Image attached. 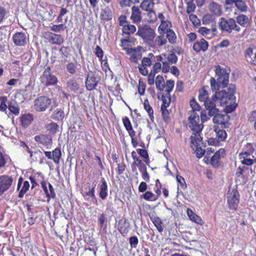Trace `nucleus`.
<instances>
[{"label": "nucleus", "instance_id": "obj_19", "mask_svg": "<svg viewBox=\"0 0 256 256\" xmlns=\"http://www.w3.org/2000/svg\"><path fill=\"white\" fill-rule=\"evenodd\" d=\"M209 10L214 15L217 16H220L222 14V10L221 6L215 2L210 3Z\"/></svg>", "mask_w": 256, "mask_h": 256}, {"label": "nucleus", "instance_id": "obj_4", "mask_svg": "<svg viewBox=\"0 0 256 256\" xmlns=\"http://www.w3.org/2000/svg\"><path fill=\"white\" fill-rule=\"evenodd\" d=\"M236 107V104L234 102V100L230 102L229 104L226 106L225 108L226 112L224 114H220V112H218L212 116L214 117L212 120L214 123L224 125V128L228 127L229 125L228 122L230 119V117L228 114L233 112Z\"/></svg>", "mask_w": 256, "mask_h": 256}, {"label": "nucleus", "instance_id": "obj_26", "mask_svg": "<svg viewBox=\"0 0 256 256\" xmlns=\"http://www.w3.org/2000/svg\"><path fill=\"white\" fill-rule=\"evenodd\" d=\"M150 218L156 228L160 232H162L164 230V228L162 226L163 224L160 218L159 217L154 216H150Z\"/></svg>", "mask_w": 256, "mask_h": 256}, {"label": "nucleus", "instance_id": "obj_20", "mask_svg": "<svg viewBox=\"0 0 256 256\" xmlns=\"http://www.w3.org/2000/svg\"><path fill=\"white\" fill-rule=\"evenodd\" d=\"M34 120V116L31 114H26L20 116L21 125L24 128L30 126Z\"/></svg>", "mask_w": 256, "mask_h": 256}, {"label": "nucleus", "instance_id": "obj_61", "mask_svg": "<svg viewBox=\"0 0 256 256\" xmlns=\"http://www.w3.org/2000/svg\"><path fill=\"white\" fill-rule=\"evenodd\" d=\"M162 69V64L160 62H156L152 67V70H151V72L154 73L156 74L158 72Z\"/></svg>", "mask_w": 256, "mask_h": 256}, {"label": "nucleus", "instance_id": "obj_1", "mask_svg": "<svg viewBox=\"0 0 256 256\" xmlns=\"http://www.w3.org/2000/svg\"><path fill=\"white\" fill-rule=\"evenodd\" d=\"M227 89L228 91L226 90H222L219 92H216L214 94L204 103L209 116L212 117L218 112H220L217 106L228 104L229 102L236 100L234 95L236 90L235 85L231 84Z\"/></svg>", "mask_w": 256, "mask_h": 256}, {"label": "nucleus", "instance_id": "obj_44", "mask_svg": "<svg viewBox=\"0 0 256 256\" xmlns=\"http://www.w3.org/2000/svg\"><path fill=\"white\" fill-rule=\"evenodd\" d=\"M50 28L55 32H59L61 31H64L66 28V26L64 24H60L58 25H52L50 27Z\"/></svg>", "mask_w": 256, "mask_h": 256}, {"label": "nucleus", "instance_id": "obj_52", "mask_svg": "<svg viewBox=\"0 0 256 256\" xmlns=\"http://www.w3.org/2000/svg\"><path fill=\"white\" fill-rule=\"evenodd\" d=\"M139 170L142 174V179L146 182H148L150 181V177L149 174L146 171V167H145Z\"/></svg>", "mask_w": 256, "mask_h": 256}, {"label": "nucleus", "instance_id": "obj_49", "mask_svg": "<svg viewBox=\"0 0 256 256\" xmlns=\"http://www.w3.org/2000/svg\"><path fill=\"white\" fill-rule=\"evenodd\" d=\"M241 162L246 166H252L254 163H256V158H254V156H252V158H244L241 160Z\"/></svg>", "mask_w": 256, "mask_h": 256}, {"label": "nucleus", "instance_id": "obj_54", "mask_svg": "<svg viewBox=\"0 0 256 256\" xmlns=\"http://www.w3.org/2000/svg\"><path fill=\"white\" fill-rule=\"evenodd\" d=\"M48 188L50 192H48V196H46L48 202L50 198L54 199L56 198V194L52 186L50 184H48Z\"/></svg>", "mask_w": 256, "mask_h": 256}, {"label": "nucleus", "instance_id": "obj_6", "mask_svg": "<svg viewBox=\"0 0 256 256\" xmlns=\"http://www.w3.org/2000/svg\"><path fill=\"white\" fill-rule=\"evenodd\" d=\"M136 34L140 36L148 44L156 37L154 30L148 24L140 26Z\"/></svg>", "mask_w": 256, "mask_h": 256}, {"label": "nucleus", "instance_id": "obj_12", "mask_svg": "<svg viewBox=\"0 0 256 256\" xmlns=\"http://www.w3.org/2000/svg\"><path fill=\"white\" fill-rule=\"evenodd\" d=\"M99 80V78L98 76H96L92 74H88L86 82V86L87 90H92L94 89L98 84Z\"/></svg>", "mask_w": 256, "mask_h": 256}, {"label": "nucleus", "instance_id": "obj_43", "mask_svg": "<svg viewBox=\"0 0 256 256\" xmlns=\"http://www.w3.org/2000/svg\"><path fill=\"white\" fill-rule=\"evenodd\" d=\"M214 20V16L210 14H204L202 18V22L204 24H208L212 23Z\"/></svg>", "mask_w": 256, "mask_h": 256}, {"label": "nucleus", "instance_id": "obj_57", "mask_svg": "<svg viewBox=\"0 0 256 256\" xmlns=\"http://www.w3.org/2000/svg\"><path fill=\"white\" fill-rule=\"evenodd\" d=\"M166 61L170 64H176L178 61V57L175 54H170L168 56Z\"/></svg>", "mask_w": 256, "mask_h": 256}, {"label": "nucleus", "instance_id": "obj_45", "mask_svg": "<svg viewBox=\"0 0 256 256\" xmlns=\"http://www.w3.org/2000/svg\"><path fill=\"white\" fill-rule=\"evenodd\" d=\"M66 68L68 73L74 74L76 72V64L72 62H69L66 64Z\"/></svg>", "mask_w": 256, "mask_h": 256}, {"label": "nucleus", "instance_id": "obj_38", "mask_svg": "<svg viewBox=\"0 0 256 256\" xmlns=\"http://www.w3.org/2000/svg\"><path fill=\"white\" fill-rule=\"evenodd\" d=\"M236 7L240 12H245L248 10V6L243 0H239L234 4Z\"/></svg>", "mask_w": 256, "mask_h": 256}, {"label": "nucleus", "instance_id": "obj_47", "mask_svg": "<svg viewBox=\"0 0 256 256\" xmlns=\"http://www.w3.org/2000/svg\"><path fill=\"white\" fill-rule=\"evenodd\" d=\"M172 25L171 22L168 20H162L160 24V25L158 27V29H160L161 30L166 32L167 30L170 29L169 27H170Z\"/></svg>", "mask_w": 256, "mask_h": 256}, {"label": "nucleus", "instance_id": "obj_29", "mask_svg": "<svg viewBox=\"0 0 256 256\" xmlns=\"http://www.w3.org/2000/svg\"><path fill=\"white\" fill-rule=\"evenodd\" d=\"M122 30L124 34L130 35L136 31V28L134 25L126 24L123 26Z\"/></svg>", "mask_w": 256, "mask_h": 256}, {"label": "nucleus", "instance_id": "obj_39", "mask_svg": "<svg viewBox=\"0 0 256 256\" xmlns=\"http://www.w3.org/2000/svg\"><path fill=\"white\" fill-rule=\"evenodd\" d=\"M144 108L148 113L150 120L152 121H154V110H153L152 108L150 105L147 99L144 100Z\"/></svg>", "mask_w": 256, "mask_h": 256}, {"label": "nucleus", "instance_id": "obj_2", "mask_svg": "<svg viewBox=\"0 0 256 256\" xmlns=\"http://www.w3.org/2000/svg\"><path fill=\"white\" fill-rule=\"evenodd\" d=\"M216 80L212 77L210 79L211 89L212 91H216L220 88H224L228 91L227 88L229 87V74L230 72L220 66L216 67L215 69Z\"/></svg>", "mask_w": 256, "mask_h": 256}, {"label": "nucleus", "instance_id": "obj_5", "mask_svg": "<svg viewBox=\"0 0 256 256\" xmlns=\"http://www.w3.org/2000/svg\"><path fill=\"white\" fill-rule=\"evenodd\" d=\"M220 29L222 32H226L229 34L232 32L233 30L236 32L240 31V28L236 23V20L233 18L226 19L224 18H221L218 22Z\"/></svg>", "mask_w": 256, "mask_h": 256}, {"label": "nucleus", "instance_id": "obj_59", "mask_svg": "<svg viewBox=\"0 0 256 256\" xmlns=\"http://www.w3.org/2000/svg\"><path fill=\"white\" fill-rule=\"evenodd\" d=\"M106 220V215L104 213L101 214L98 218V226L101 228L104 227Z\"/></svg>", "mask_w": 256, "mask_h": 256}, {"label": "nucleus", "instance_id": "obj_34", "mask_svg": "<svg viewBox=\"0 0 256 256\" xmlns=\"http://www.w3.org/2000/svg\"><path fill=\"white\" fill-rule=\"evenodd\" d=\"M46 128L48 131L52 134H56L58 130V126L54 122H52L46 126Z\"/></svg>", "mask_w": 256, "mask_h": 256}, {"label": "nucleus", "instance_id": "obj_56", "mask_svg": "<svg viewBox=\"0 0 256 256\" xmlns=\"http://www.w3.org/2000/svg\"><path fill=\"white\" fill-rule=\"evenodd\" d=\"M5 34L2 31H0V50H4L6 46V42L3 40L5 38Z\"/></svg>", "mask_w": 256, "mask_h": 256}, {"label": "nucleus", "instance_id": "obj_62", "mask_svg": "<svg viewBox=\"0 0 256 256\" xmlns=\"http://www.w3.org/2000/svg\"><path fill=\"white\" fill-rule=\"evenodd\" d=\"M216 156H212L210 160V164L213 167L217 168L220 166V162L218 158H216Z\"/></svg>", "mask_w": 256, "mask_h": 256}, {"label": "nucleus", "instance_id": "obj_58", "mask_svg": "<svg viewBox=\"0 0 256 256\" xmlns=\"http://www.w3.org/2000/svg\"><path fill=\"white\" fill-rule=\"evenodd\" d=\"M95 54L99 58L100 60H101L104 56V52L102 50L100 46H96L95 48Z\"/></svg>", "mask_w": 256, "mask_h": 256}, {"label": "nucleus", "instance_id": "obj_63", "mask_svg": "<svg viewBox=\"0 0 256 256\" xmlns=\"http://www.w3.org/2000/svg\"><path fill=\"white\" fill-rule=\"evenodd\" d=\"M190 104L192 108L191 111H194L196 112L200 111V106L194 100H192L190 102Z\"/></svg>", "mask_w": 256, "mask_h": 256}, {"label": "nucleus", "instance_id": "obj_14", "mask_svg": "<svg viewBox=\"0 0 256 256\" xmlns=\"http://www.w3.org/2000/svg\"><path fill=\"white\" fill-rule=\"evenodd\" d=\"M34 140L43 146H48L52 142V138L49 134H40L34 136Z\"/></svg>", "mask_w": 256, "mask_h": 256}, {"label": "nucleus", "instance_id": "obj_35", "mask_svg": "<svg viewBox=\"0 0 256 256\" xmlns=\"http://www.w3.org/2000/svg\"><path fill=\"white\" fill-rule=\"evenodd\" d=\"M215 132L216 133V138L220 142H224L226 140L227 137V134L226 130H224L216 128L215 130Z\"/></svg>", "mask_w": 256, "mask_h": 256}, {"label": "nucleus", "instance_id": "obj_17", "mask_svg": "<svg viewBox=\"0 0 256 256\" xmlns=\"http://www.w3.org/2000/svg\"><path fill=\"white\" fill-rule=\"evenodd\" d=\"M130 224L126 220H120L118 224V230L123 236H126L129 231Z\"/></svg>", "mask_w": 256, "mask_h": 256}, {"label": "nucleus", "instance_id": "obj_55", "mask_svg": "<svg viewBox=\"0 0 256 256\" xmlns=\"http://www.w3.org/2000/svg\"><path fill=\"white\" fill-rule=\"evenodd\" d=\"M123 124L126 130H131L132 128V126L131 124V122L129 120V118L127 116H125L122 118Z\"/></svg>", "mask_w": 256, "mask_h": 256}, {"label": "nucleus", "instance_id": "obj_28", "mask_svg": "<svg viewBox=\"0 0 256 256\" xmlns=\"http://www.w3.org/2000/svg\"><path fill=\"white\" fill-rule=\"evenodd\" d=\"M10 162L11 159L7 154L0 152V169L4 168L7 163Z\"/></svg>", "mask_w": 256, "mask_h": 256}, {"label": "nucleus", "instance_id": "obj_13", "mask_svg": "<svg viewBox=\"0 0 256 256\" xmlns=\"http://www.w3.org/2000/svg\"><path fill=\"white\" fill-rule=\"evenodd\" d=\"M98 188L99 196L102 200H106L108 195V188L107 183L104 178H101L100 184H98Z\"/></svg>", "mask_w": 256, "mask_h": 256}, {"label": "nucleus", "instance_id": "obj_51", "mask_svg": "<svg viewBox=\"0 0 256 256\" xmlns=\"http://www.w3.org/2000/svg\"><path fill=\"white\" fill-rule=\"evenodd\" d=\"M129 242L132 248H136L138 242V238L136 236L130 237L129 238Z\"/></svg>", "mask_w": 256, "mask_h": 256}, {"label": "nucleus", "instance_id": "obj_46", "mask_svg": "<svg viewBox=\"0 0 256 256\" xmlns=\"http://www.w3.org/2000/svg\"><path fill=\"white\" fill-rule=\"evenodd\" d=\"M208 98V92L207 91L203 89L200 91L198 100L200 102H202L204 103Z\"/></svg>", "mask_w": 256, "mask_h": 256}, {"label": "nucleus", "instance_id": "obj_24", "mask_svg": "<svg viewBox=\"0 0 256 256\" xmlns=\"http://www.w3.org/2000/svg\"><path fill=\"white\" fill-rule=\"evenodd\" d=\"M187 214L188 216L192 221L201 226H202L204 224V222L201 218L196 215L195 213H194L192 212V210L190 208H188Z\"/></svg>", "mask_w": 256, "mask_h": 256}, {"label": "nucleus", "instance_id": "obj_41", "mask_svg": "<svg viewBox=\"0 0 256 256\" xmlns=\"http://www.w3.org/2000/svg\"><path fill=\"white\" fill-rule=\"evenodd\" d=\"M8 112L10 114L12 113L16 116L20 114V108L16 104L10 102L8 106Z\"/></svg>", "mask_w": 256, "mask_h": 256}, {"label": "nucleus", "instance_id": "obj_8", "mask_svg": "<svg viewBox=\"0 0 256 256\" xmlns=\"http://www.w3.org/2000/svg\"><path fill=\"white\" fill-rule=\"evenodd\" d=\"M240 202V194L236 188L230 189L228 193L227 202L230 210H236Z\"/></svg>", "mask_w": 256, "mask_h": 256}, {"label": "nucleus", "instance_id": "obj_25", "mask_svg": "<svg viewBox=\"0 0 256 256\" xmlns=\"http://www.w3.org/2000/svg\"><path fill=\"white\" fill-rule=\"evenodd\" d=\"M100 16L102 20H111L112 18V12L108 7H106L102 10Z\"/></svg>", "mask_w": 256, "mask_h": 256}, {"label": "nucleus", "instance_id": "obj_22", "mask_svg": "<svg viewBox=\"0 0 256 256\" xmlns=\"http://www.w3.org/2000/svg\"><path fill=\"white\" fill-rule=\"evenodd\" d=\"M236 21L243 28H247L249 24V18L246 15L241 14L236 18Z\"/></svg>", "mask_w": 256, "mask_h": 256}, {"label": "nucleus", "instance_id": "obj_9", "mask_svg": "<svg viewBox=\"0 0 256 256\" xmlns=\"http://www.w3.org/2000/svg\"><path fill=\"white\" fill-rule=\"evenodd\" d=\"M52 100L46 96H40L34 100V108L37 112H44L49 108Z\"/></svg>", "mask_w": 256, "mask_h": 256}, {"label": "nucleus", "instance_id": "obj_23", "mask_svg": "<svg viewBox=\"0 0 256 256\" xmlns=\"http://www.w3.org/2000/svg\"><path fill=\"white\" fill-rule=\"evenodd\" d=\"M66 86L70 91L74 92H76L80 88L77 80L74 78L68 80Z\"/></svg>", "mask_w": 256, "mask_h": 256}, {"label": "nucleus", "instance_id": "obj_11", "mask_svg": "<svg viewBox=\"0 0 256 256\" xmlns=\"http://www.w3.org/2000/svg\"><path fill=\"white\" fill-rule=\"evenodd\" d=\"M28 36L22 32H17L13 35L14 43L17 46H24L28 41Z\"/></svg>", "mask_w": 256, "mask_h": 256}, {"label": "nucleus", "instance_id": "obj_7", "mask_svg": "<svg viewBox=\"0 0 256 256\" xmlns=\"http://www.w3.org/2000/svg\"><path fill=\"white\" fill-rule=\"evenodd\" d=\"M41 83L45 86H54L58 84V80L50 66H47L40 77Z\"/></svg>", "mask_w": 256, "mask_h": 256}, {"label": "nucleus", "instance_id": "obj_32", "mask_svg": "<svg viewBox=\"0 0 256 256\" xmlns=\"http://www.w3.org/2000/svg\"><path fill=\"white\" fill-rule=\"evenodd\" d=\"M156 86V88L162 91L165 88V83L163 77L160 75H158L155 81Z\"/></svg>", "mask_w": 256, "mask_h": 256}, {"label": "nucleus", "instance_id": "obj_50", "mask_svg": "<svg viewBox=\"0 0 256 256\" xmlns=\"http://www.w3.org/2000/svg\"><path fill=\"white\" fill-rule=\"evenodd\" d=\"M143 198L146 200H154L157 198L155 197V196L152 192L149 191H147L143 194Z\"/></svg>", "mask_w": 256, "mask_h": 256}, {"label": "nucleus", "instance_id": "obj_31", "mask_svg": "<svg viewBox=\"0 0 256 256\" xmlns=\"http://www.w3.org/2000/svg\"><path fill=\"white\" fill-rule=\"evenodd\" d=\"M0 111L4 112L6 114L8 117L10 118V113H8V106L6 104L7 101V98L6 96L0 97Z\"/></svg>", "mask_w": 256, "mask_h": 256}, {"label": "nucleus", "instance_id": "obj_10", "mask_svg": "<svg viewBox=\"0 0 256 256\" xmlns=\"http://www.w3.org/2000/svg\"><path fill=\"white\" fill-rule=\"evenodd\" d=\"M14 182L13 178L7 174L0 176V196H2L12 186Z\"/></svg>", "mask_w": 256, "mask_h": 256}, {"label": "nucleus", "instance_id": "obj_30", "mask_svg": "<svg viewBox=\"0 0 256 256\" xmlns=\"http://www.w3.org/2000/svg\"><path fill=\"white\" fill-rule=\"evenodd\" d=\"M132 157L134 160L133 162L136 163V165L137 166L139 170L146 167V166L142 161L137 156L136 154L134 151L132 152Z\"/></svg>", "mask_w": 256, "mask_h": 256}, {"label": "nucleus", "instance_id": "obj_37", "mask_svg": "<svg viewBox=\"0 0 256 256\" xmlns=\"http://www.w3.org/2000/svg\"><path fill=\"white\" fill-rule=\"evenodd\" d=\"M61 156H62V153H61L60 148H56L52 151V160L56 164H58L60 163V160L61 158Z\"/></svg>", "mask_w": 256, "mask_h": 256}, {"label": "nucleus", "instance_id": "obj_18", "mask_svg": "<svg viewBox=\"0 0 256 256\" xmlns=\"http://www.w3.org/2000/svg\"><path fill=\"white\" fill-rule=\"evenodd\" d=\"M132 12L130 18L134 23L140 22L142 20L141 12L140 8L136 6L132 8Z\"/></svg>", "mask_w": 256, "mask_h": 256}, {"label": "nucleus", "instance_id": "obj_15", "mask_svg": "<svg viewBox=\"0 0 256 256\" xmlns=\"http://www.w3.org/2000/svg\"><path fill=\"white\" fill-rule=\"evenodd\" d=\"M208 42L204 39L201 38L200 40L196 41L194 44L192 48L197 52L201 50L206 52L208 50Z\"/></svg>", "mask_w": 256, "mask_h": 256}, {"label": "nucleus", "instance_id": "obj_48", "mask_svg": "<svg viewBox=\"0 0 256 256\" xmlns=\"http://www.w3.org/2000/svg\"><path fill=\"white\" fill-rule=\"evenodd\" d=\"M253 50L252 48H247L244 51V56L246 61L250 63L252 58Z\"/></svg>", "mask_w": 256, "mask_h": 256}, {"label": "nucleus", "instance_id": "obj_16", "mask_svg": "<svg viewBox=\"0 0 256 256\" xmlns=\"http://www.w3.org/2000/svg\"><path fill=\"white\" fill-rule=\"evenodd\" d=\"M167 42L166 38L163 36H158L154 40H152L148 45L152 48L162 46Z\"/></svg>", "mask_w": 256, "mask_h": 256}, {"label": "nucleus", "instance_id": "obj_36", "mask_svg": "<svg viewBox=\"0 0 256 256\" xmlns=\"http://www.w3.org/2000/svg\"><path fill=\"white\" fill-rule=\"evenodd\" d=\"M200 140V141H198V146H195L194 145H193L192 144H191L190 145V147L192 148L193 149H194V148H196V150H195V153H196V158H201L202 157V156L204 155V154H205V150L202 149L200 147H198V146L200 145V142H201V140Z\"/></svg>", "mask_w": 256, "mask_h": 256}, {"label": "nucleus", "instance_id": "obj_60", "mask_svg": "<svg viewBox=\"0 0 256 256\" xmlns=\"http://www.w3.org/2000/svg\"><path fill=\"white\" fill-rule=\"evenodd\" d=\"M146 90V84L144 82L139 81V84L138 87V93L140 96L144 94Z\"/></svg>", "mask_w": 256, "mask_h": 256}, {"label": "nucleus", "instance_id": "obj_40", "mask_svg": "<svg viewBox=\"0 0 256 256\" xmlns=\"http://www.w3.org/2000/svg\"><path fill=\"white\" fill-rule=\"evenodd\" d=\"M52 118L56 120H62L64 116V112L58 108L56 109L52 114Z\"/></svg>", "mask_w": 256, "mask_h": 256}, {"label": "nucleus", "instance_id": "obj_53", "mask_svg": "<svg viewBox=\"0 0 256 256\" xmlns=\"http://www.w3.org/2000/svg\"><path fill=\"white\" fill-rule=\"evenodd\" d=\"M248 120L250 122H254V127L256 130V110H254L250 113Z\"/></svg>", "mask_w": 256, "mask_h": 256}, {"label": "nucleus", "instance_id": "obj_21", "mask_svg": "<svg viewBox=\"0 0 256 256\" xmlns=\"http://www.w3.org/2000/svg\"><path fill=\"white\" fill-rule=\"evenodd\" d=\"M49 42L52 44L60 45L64 42V38L61 35L50 32L48 35Z\"/></svg>", "mask_w": 256, "mask_h": 256}, {"label": "nucleus", "instance_id": "obj_64", "mask_svg": "<svg viewBox=\"0 0 256 256\" xmlns=\"http://www.w3.org/2000/svg\"><path fill=\"white\" fill-rule=\"evenodd\" d=\"M187 7H186V12L188 14H190L193 12H194L195 8H196V6L194 5V4L192 2H188L187 3Z\"/></svg>", "mask_w": 256, "mask_h": 256}, {"label": "nucleus", "instance_id": "obj_33", "mask_svg": "<svg viewBox=\"0 0 256 256\" xmlns=\"http://www.w3.org/2000/svg\"><path fill=\"white\" fill-rule=\"evenodd\" d=\"M166 38L170 43L174 44L176 42V36L175 32L172 29L167 30L166 32Z\"/></svg>", "mask_w": 256, "mask_h": 256}, {"label": "nucleus", "instance_id": "obj_42", "mask_svg": "<svg viewBox=\"0 0 256 256\" xmlns=\"http://www.w3.org/2000/svg\"><path fill=\"white\" fill-rule=\"evenodd\" d=\"M30 186V185L29 182L28 181L24 182L22 188H21L20 190V192L18 195V197L19 198H23L24 194L28 190Z\"/></svg>", "mask_w": 256, "mask_h": 256}, {"label": "nucleus", "instance_id": "obj_3", "mask_svg": "<svg viewBox=\"0 0 256 256\" xmlns=\"http://www.w3.org/2000/svg\"><path fill=\"white\" fill-rule=\"evenodd\" d=\"M190 116L188 118L189 127L194 132L190 136V142L195 146H198V141L202 140L200 136V132L202 130L204 126L202 123L200 124L198 114L194 111L189 112Z\"/></svg>", "mask_w": 256, "mask_h": 256}, {"label": "nucleus", "instance_id": "obj_27", "mask_svg": "<svg viewBox=\"0 0 256 256\" xmlns=\"http://www.w3.org/2000/svg\"><path fill=\"white\" fill-rule=\"evenodd\" d=\"M154 2L152 0H144L140 4V8L146 11L152 12Z\"/></svg>", "mask_w": 256, "mask_h": 256}]
</instances>
